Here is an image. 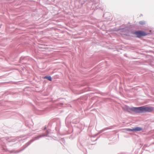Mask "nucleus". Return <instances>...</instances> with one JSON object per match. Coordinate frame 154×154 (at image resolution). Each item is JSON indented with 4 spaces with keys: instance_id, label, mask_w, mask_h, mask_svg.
Instances as JSON below:
<instances>
[{
    "instance_id": "nucleus-1",
    "label": "nucleus",
    "mask_w": 154,
    "mask_h": 154,
    "mask_svg": "<svg viewBox=\"0 0 154 154\" xmlns=\"http://www.w3.org/2000/svg\"><path fill=\"white\" fill-rule=\"evenodd\" d=\"M140 112H150L152 111L153 110V108L152 107H149L143 106L140 107Z\"/></svg>"
},
{
    "instance_id": "nucleus-2",
    "label": "nucleus",
    "mask_w": 154,
    "mask_h": 154,
    "mask_svg": "<svg viewBox=\"0 0 154 154\" xmlns=\"http://www.w3.org/2000/svg\"><path fill=\"white\" fill-rule=\"evenodd\" d=\"M140 107H133L132 108H128V111L130 112H134L137 113H140Z\"/></svg>"
},
{
    "instance_id": "nucleus-3",
    "label": "nucleus",
    "mask_w": 154,
    "mask_h": 154,
    "mask_svg": "<svg viewBox=\"0 0 154 154\" xmlns=\"http://www.w3.org/2000/svg\"><path fill=\"white\" fill-rule=\"evenodd\" d=\"M134 34L136 35L137 37L140 38L141 36L146 35L147 34L142 31H138L135 32Z\"/></svg>"
},
{
    "instance_id": "nucleus-4",
    "label": "nucleus",
    "mask_w": 154,
    "mask_h": 154,
    "mask_svg": "<svg viewBox=\"0 0 154 154\" xmlns=\"http://www.w3.org/2000/svg\"><path fill=\"white\" fill-rule=\"evenodd\" d=\"M142 130V128L139 127H137L134 128V131H141Z\"/></svg>"
},
{
    "instance_id": "nucleus-5",
    "label": "nucleus",
    "mask_w": 154,
    "mask_h": 154,
    "mask_svg": "<svg viewBox=\"0 0 154 154\" xmlns=\"http://www.w3.org/2000/svg\"><path fill=\"white\" fill-rule=\"evenodd\" d=\"M44 79H47L48 80L51 81V78L50 76H45L44 78Z\"/></svg>"
},
{
    "instance_id": "nucleus-6",
    "label": "nucleus",
    "mask_w": 154,
    "mask_h": 154,
    "mask_svg": "<svg viewBox=\"0 0 154 154\" xmlns=\"http://www.w3.org/2000/svg\"><path fill=\"white\" fill-rule=\"evenodd\" d=\"M48 134H43L42 135L39 136V137H42L46 136Z\"/></svg>"
},
{
    "instance_id": "nucleus-7",
    "label": "nucleus",
    "mask_w": 154,
    "mask_h": 154,
    "mask_svg": "<svg viewBox=\"0 0 154 154\" xmlns=\"http://www.w3.org/2000/svg\"><path fill=\"white\" fill-rule=\"evenodd\" d=\"M127 130L128 131H134V128H133L132 129H127Z\"/></svg>"
},
{
    "instance_id": "nucleus-8",
    "label": "nucleus",
    "mask_w": 154,
    "mask_h": 154,
    "mask_svg": "<svg viewBox=\"0 0 154 154\" xmlns=\"http://www.w3.org/2000/svg\"><path fill=\"white\" fill-rule=\"evenodd\" d=\"M140 24H143V23H142V22H140Z\"/></svg>"
}]
</instances>
